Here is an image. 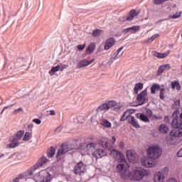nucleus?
Wrapping results in <instances>:
<instances>
[{
	"instance_id": "obj_1",
	"label": "nucleus",
	"mask_w": 182,
	"mask_h": 182,
	"mask_svg": "<svg viewBox=\"0 0 182 182\" xmlns=\"http://www.w3.org/2000/svg\"><path fill=\"white\" fill-rule=\"evenodd\" d=\"M149 176H150V171L146 169L135 170L128 174L129 180L133 181H140V180H143L144 177Z\"/></svg>"
},
{
	"instance_id": "obj_2",
	"label": "nucleus",
	"mask_w": 182,
	"mask_h": 182,
	"mask_svg": "<svg viewBox=\"0 0 182 182\" xmlns=\"http://www.w3.org/2000/svg\"><path fill=\"white\" fill-rule=\"evenodd\" d=\"M163 153V149L159 146H151L146 150V156L152 158L154 160L159 159Z\"/></svg>"
},
{
	"instance_id": "obj_3",
	"label": "nucleus",
	"mask_w": 182,
	"mask_h": 182,
	"mask_svg": "<svg viewBox=\"0 0 182 182\" xmlns=\"http://www.w3.org/2000/svg\"><path fill=\"white\" fill-rule=\"evenodd\" d=\"M24 131L20 130L16 132L15 136L13 137L12 142L7 145L9 149H15V147H18L19 146L18 140L22 139V136H23Z\"/></svg>"
},
{
	"instance_id": "obj_4",
	"label": "nucleus",
	"mask_w": 182,
	"mask_h": 182,
	"mask_svg": "<svg viewBox=\"0 0 182 182\" xmlns=\"http://www.w3.org/2000/svg\"><path fill=\"white\" fill-rule=\"evenodd\" d=\"M73 149V148L72 147V146H70V144L68 143L63 144L58 151V154L56 156L57 160H60V159L63 157V154L68 153V151H70V150Z\"/></svg>"
},
{
	"instance_id": "obj_5",
	"label": "nucleus",
	"mask_w": 182,
	"mask_h": 182,
	"mask_svg": "<svg viewBox=\"0 0 182 182\" xmlns=\"http://www.w3.org/2000/svg\"><path fill=\"white\" fill-rule=\"evenodd\" d=\"M37 180L40 182H50L52 175L46 170H42L37 174Z\"/></svg>"
},
{
	"instance_id": "obj_6",
	"label": "nucleus",
	"mask_w": 182,
	"mask_h": 182,
	"mask_svg": "<svg viewBox=\"0 0 182 182\" xmlns=\"http://www.w3.org/2000/svg\"><path fill=\"white\" fill-rule=\"evenodd\" d=\"M110 156L114 159V161H118V163H126L124 155L116 149L111 151Z\"/></svg>"
},
{
	"instance_id": "obj_7",
	"label": "nucleus",
	"mask_w": 182,
	"mask_h": 182,
	"mask_svg": "<svg viewBox=\"0 0 182 182\" xmlns=\"http://www.w3.org/2000/svg\"><path fill=\"white\" fill-rule=\"evenodd\" d=\"M73 171L75 176H82L86 171V165L83 162L80 161L75 164Z\"/></svg>"
},
{
	"instance_id": "obj_8",
	"label": "nucleus",
	"mask_w": 182,
	"mask_h": 182,
	"mask_svg": "<svg viewBox=\"0 0 182 182\" xmlns=\"http://www.w3.org/2000/svg\"><path fill=\"white\" fill-rule=\"evenodd\" d=\"M155 159L149 156H146L141 158V164L144 167L151 168L156 166Z\"/></svg>"
},
{
	"instance_id": "obj_9",
	"label": "nucleus",
	"mask_w": 182,
	"mask_h": 182,
	"mask_svg": "<svg viewBox=\"0 0 182 182\" xmlns=\"http://www.w3.org/2000/svg\"><path fill=\"white\" fill-rule=\"evenodd\" d=\"M139 14L136 13V10H132L129 12L128 15L120 17L119 18V22H127L130 21H133L134 19V16H137Z\"/></svg>"
},
{
	"instance_id": "obj_10",
	"label": "nucleus",
	"mask_w": 182,
	"mask_h": 182,
	"mask_svg": "<svg viewBox=\"0 0 182 182\" xmlns=\"http://www.w3.org/2000/svg\"><path fill=\"white\" fill-rule=\"evenodd\" d=\"M136 100L139 102V105H144L149 102L147 99V90H143L136 97Z\"/></svg>"
},
{
	"instance_id": "obj_11",
	"label": "nucleus",
	"mask_w": 182,
	"mask_h": 182,
	"mask_svg": "<svg viewBox=\"0 0 182 182\" xmlns=\"http://www.w3.org/2000/svg\"><path fill=\"white\" fill-rule=\"evenodd\" d=\"M96 150V144L95 143H90L87 144L86 149L84 150L81 149V154L85 156V154H89V153H93Z\"/></svg>"
},
{
	"instance_id": "obj_12",
	"label": "nucleus",
	"mask_w": 182,
	"mask_h": 182,
	"mask_svg": "<svg viewBox=\"0 0 182 182\" xmlns=\"http://www.w3.org/2000/svg\"><path fill=\"white\" fill-rule=\"evenodd\" d=\"M116 43V40H114V38L111 37L105 41L104 50H109L110 48L114 46Z\"/></svg>"
},
{
	"instance_id": "obj_13",
	"label": "nucleus",
	"mask_w": 182,
	"mask_h": 182,
	"mask_svg": "<svg viewBox=\"0 0 182 182\" xmlns=\"http://www.w3.org/2000/svg\"><path fill=\"white\" fill-rule=\"evenodd\" d=\"M95 62V58H92L90 60H87L86 59H84L82 60H80L77 65V69H82V68H86V66H89V65H91V63H93Z\"/></svg>"
},
{
	"instance_id": "obj_14",
	"label": "nucleus",
	"mask_w": 182,
	"mask_h": 182,
	"mask_svg": "<svg viewBox=\"0 0 182 182\" xmlns=\"http://www.w3.org/2000/svg\"><path fill=\"white\" fill-rule=\"evenodd\" d=\"M93 157L95 159H102V157H105V156H107L106 151H105L102 149H97L93 153H92Z\"/></svg>"
},
{
	"instance_id": "obj_15",
	"label": "nucleus",
	"mask_w": 182,
	"mask_h": 182,
	"mask_svg": "<svg viewBox=\"0 0 182 182\" xmlns=\"http://www.w3.org/2000/svg\"><path fill=\"white\" fill-rule=\"evenodd\" d=\"M127 159L130 161V163H136V152L133 150L127 151Z\"/></svg>"
},
{
	"instance_id": "obj_16",
	"label": "nucleus",
	"mask_w": 182,
	"mask_h": 182,
	"mask_svg": "<svg viewBox=\"0 0 182 182\" xmlns=\"http://www.w3.org/2000/svg\"><path fill=\"white\" fill-rule=\"evenodd\" d=\"M182 125V120L180 118H175L173 119L171 126L173 127V129H177L178 127H181Z\"/></svg>"
},
{
	"instance_id": "obj_17",
	"label": "nucleus",
	"mask_w": 182,
	"mask_h": 182,
	"mask_svg": "<svg viewBox=\"0 0 182 182\" xmlns=\"http://www.w3.org/2000/svg\"><path fill=\"white\" fill-rule=\"evenodd\" d=\"M117 171L121 173V178H126V171H124V164H119L117 166Z\"/></svg>"
},
{
	"instance_id": "obj_18",
	"label": "nucleus",
	"mask_w": 182,
	"mask_h": 182,
	"mask_svg": "<svg viewBox=\"0 0 182 182\" xmlns=\"http://www.w3.org/2000/svg\"><path fill=\"white\" fill-rule=\"evenodd\" d=\"M171 137H182V128L173 129L170 132Z\"/></svg>"
},
{
	"instance_id": "obj_19",
	"label": "nucleus",
	"mask_w": 182,
	"mask_h": 182,
	"mask_svg": "<svg viewBox=\"0 0 182 182\" xmlns=\"http://www.w3.org/2000/svg\"><path fill=\"white\" fill-rule=\"evenodd\" d=\"M48 161H49V160L48 159H46V157L45 156H42L36 163V167L37 168H39L41 167H43V166H45V164H46V163H48Z\"/></svg>"
},
{
	"instance_id": "obj_20",
	"label": "nucleus",
	"mask_w": 182,
	"mask_h": 182,
	"mask_svg": "<svg viewBox=\"0 0 182 182\" xmlns=\"http://www.w3.org/2000/svg\"><path fill=\"white\" fill-rule=\"evenodd\" d=\"M102 147L104 149H107V150H109V151H113V147H114V143L112 142V141H107L105 143H102Z\"/></svg>"
},
{
	"instance_id": "obj_21",
	"label": "nucleus",
	"mask_w": 182,
	"mask_h": 182,
	"mask_svg": "<svg viewBox=\"0 0 182 182\" xmlns=\"http://www.w3.org/2000/svg\"><path fill=\"white\" fill-rule=\"evenodd\" d=\"M170 55V51H166L165 53H159L157 51H154L153 53V56L156 58H159V59H164L166 56H168Z\"/></svg>"
},
{
	"instance_id": "obj_22",
	"label": "nucleus",
	"mask_w": 182,
	"mask_h": 182,
	"mask_svg": "<svg viewBox=\"0 0 182 182\" xmlns=\"http://www.w3.org/2000/svg\"><path fill=\"white\" fill-rule=\"evenodd\" d=\"M107 104V106L108 107V110L109 109H112V107H117V109H120V107H122V104L116 102V101H113V100H110L108 101Z\"/></svg>"
},
{
	"instance_id": "obj_23",
	"label": "nucleus",
	"mask_w": 182,
	"mask_h": 182,
	"mask_svg": "<svg viewBox=\"0 0 182 182\" xmlns=\"http://www.w3.org/2000/svg\"><path fill=\"white\" fill-rule=\"evenodd\" d=\"M164 174L161 172H158L155 176H154V181L155 182H164Z\"/></svg>"
},
{
	"instance_id": "obj_24",
	"label": "nucleus",
	"mask_w": 182,
	"mask_h": 182,
	"mask_svg": "<svg viewBox=\"0 0 182 182\" xmlns=\"http://www.w3.org/2000/svg\"><path fill=\"white\" fill-rule=\"evenodd\" d=\"M171 68V67L170 66V64H165V65H161L157 70V75H161V73H163L164 70H166V69L168 70Z\"/></svg>"
},
{
	"instance_id": "obj_25",
	"label": "nucleus",
	"mask_w": 182,
	"mask_h": 182,
	"mask_svg": "<svg viewBox=\"0 0 182 182\" xmlns=\"http://www.w3.org/2000/svg\"><path fill=\"white\" fill-rule=\"evenodd\" d=\"M129 119L130 124H132L133 127H135V129H139V127H140L139 122H137L134 117H130Z\"/></svg>"
},
{
	"instance_id": "obj_26",
	"label": "nucleus",
	"mask_w": 182,
	"mask_h": 182,
	"mask_svg": "<svg viewBox=\"0 0 182 182\" xmlns=\"http://www.w3.org/2000/svg\"><path fill=\"white\" fill-rule=\"evenodd\" d=\"M103 110H109V108L107 107V103H103L101 104L96 109V112L97 113H100V112H103Z\"/></svg>"
},
{
	"instance_id": "obj_27",
	"label": "nucleus",
	"mask_w": 182,
	"mask_h": 182,
	"mask_svg": "<svg viewBox=\"0 0 182 182\" xmlns=\"http://www.w3.org/2000/svg\"><path fill=\"white\" fill-rule=\"evenodd\" d=\"M139 90H143V83L141 82H139L135 85L134 88V92L135 95L139 94Z\"/></svg>"
},
{
	"instance_id": "obj_28",
	"label": "nucleus",
	"mask_w": 182,
	"mask_h": 182,
	"mask_svg": "<svg viewBox=\"0 0 182 182\" xmlns=\"http://www.w3.org/2000/svg\"><path fill=\"white\" fill-rule=\"evenodd\" d=\"M159 131L163 134H166L168 132V127L166 124H161L159 127Z\"/></svg>"
},
{
	"instance_id": "obj_29",
	"label": "nucleus",
	"mask_w": 182,
	"mask_h": 182,
	"mask_svg": "<svg viewBox=\"0 0 182 182\" xmlns=\"http://www.w3.org/2000/svg\"><path fill=\"white\" fill-rule=\"evenodd\" d=\"M171 87L172 89H176V90L180 91L181 90V85H180V83L178 81L175 80L174 82H171Z\"/></svg>"
},
{
	"instance_id": "obj_30",
	"label": "nucleus",
	"mask_w": 182,
	"mask_h": 182,
	"mask_svg": "<svg viewBox=\"0 0 182 182\" xmlns=\"http://www.w3.org/2000/svg\"><path fill=\"white\" fill-rule=\"evenodd\" d=\"M60 69V65H58L55 67H52L51 70L49 71V75L50 76H53L56 72H59Z\"/></svg>"
},
{
	"instance_id": "obj_31",
	"label": "nucleus",
	"mask_w": 182,
	"mask_h": 182,
	"mask_svg": "<svg viewBox=\"0 0 182 182\" xmlns=\"http://www.w3.org/2000/svg\"><path fill=\"white\" fill-rule=\"evenodd\" d=\"M139 119L141 122H144V123H149L150 122L149 117L144 114H140Z\"/></svg>"
},
{
	"instance_id": "obj_32",
	"label": "nucleus",
	"mask_w": 182,
	"mask_h": 182,
	"mask_svg": "<svg viewBox=\"0 0 182 182\" xmlns=\"http://www.w3.org/2000/svg\"><path fill=\"white\" fill-rule=\"evenodd\" d=\"M95 48H96V46H95L94 43L90 44L87 48L86 53L90 54L93 53V52H95Z\"/></svg>"
},
{
	"instance_id": "obj_33",
	"label": "nucleus",
	"mask_w": 182,
	"mask_h": 182,
	"mask_svg": "<svg viewBox=\"0 0 182 182\" xmlns=\"http://www.w3.org/2000/svg\"><path fill=\"white\" fill-rule=\"evenodd\" d=\"M101 124L107 129L112 127V123H110V122H109L107 119H102L101 121Z\"/></svg>"
},
{
	"instance_id": "obj_34",
	"label": "nucleus",
	"mask_w": 182,
	"mask_h": 182,
	"mask_svg": "<svg viewBox=\"0 0 182 182\" xmlns=\"http://www.w3.org/2000/svg\"><path fill=\"white\" fill-rule=\"evenodd\" d=\"M156 90H160V85L159 84H154L151 87V93L154 95Z\"/></svg>"
},
{
	"instance_id": "obj_35",
	"label": "nucleus",
	"mask_w": 182,
	"mask_h": 182,
	"mask_svg": "<svg viewBox=\"0 0 182 182\" xmlns=\"http://www.w3.org/2000/svg\"><path fill=\"white\" fill-rule=\"evenodd\" d=\"M36 170H38V168H36V166L28 168L26 171L27 176H33V173H35Z\"/></svg>"
},
{
	"instance_id": "obj_36",
	"label": "nucleus",
	"mask_w": 182,
	"mask_h": 182,
	"mask_svg": "<svg viewBox=\"0 0 182 182\" xmlns=\"http://www.w3.org/2000/svg\"><path fill=\"white\" fill-rule=\"evenodd\" d=\"M102 32L103 31L100 29H95L93 31L92 36L94 38H97V36H100L102 35Z\"/></svg>"
},
{
	"instance_id": "obj_37",
	"label": "nucleus",
	"mask_w": 182,
	"mask_h": 182,
	"mask_svg": "<svg viewBox=\"0 0 182 182\" xmlns=\"http://www.w3.org/2000/svg\"><path fill=\"white\" fill-rule=\"evenodd\" d=\"M55 151H56V150L53 147H51L50 149H48V157H53V156H55Z\"/></svg>"
},
{
	"instance_id": "obj_38",
	"label": "nucleus",
	"mask_w": 182,
	"mask_h": 182,
	"mask_svg": "<svg viewBox=\"0 0 182 182\" xmlns=\"http://www.w3.org/2000/svg\"><path fill=\"white\" fill-rule=\"evenodd\" d=\"M139 29H140V26H134L132 27H129V32H131L132 33H134L137 32V31H139Z\"/></svg>"
},
{
	"instance_id": "obj_39",
	"label": "nucleus",
	"mask_w": 182,
	"mask_h": 182,
	"mask_svg": "<svg viewBox=\"0 0 182 182\" xmlns=\"http://www.w3.org/2000/svg\"><path fill=\"white\" fill-rule=\"evenodd\" d=\"M31 138H32V134H31V133L29 132H26L23 140L28 141V140H31Z\"/></svg>"
},
{
	"instance_id": "obj_40",
	"label": "nucleus",
	"mask_w": 182,
	"mask_h": 182,
	"mask_svg": "<svg viewBox=\"0 0 182 182\" xmlns=\"http://www.w3.org/2000/svg\"><path fill=\"white\" fill-rule=\"evenodd\" d=\"M159 90H160L159 97L161 100H164V92H166V89L161 88Z\"/></svg>"
},
{
	"instance_id": "obj_41",
	"label": "nucleus",
	"mask_w": 182,
	"mask_h": 182,
	"mask_svg": "<svg viewBox=\"0 0 182 182\" xmlns=\"http://www.w3.org/2000/svg\"><path fill=\"white\" fill-rule=\"evenodd\" d=\"M166 1L168 0H154V4L155 5H161V4H164V2H166Z\"/></svg>"
},
{
	"instance_id": "obj_42",
	"label": "nucleus",
	"mask_w": 182,
	"mask_h": 182,
	"mask_svg": "<svg viewBox=\"0 0 182 182\" xmlns=\"http://www.w3.org/2000/svg\"><path fill=\"white\" fill-rule=\"evenodd\" d=\"M146 114L148 117H153V111L150 109H146Z\"/></svg>"
},
{
	"instance_id": "obj_43",
	"label": "nucleus",
	"mask_w": 182,
	"mask_h": 182,
	"mask_svg": "<svg viewBox=\"0 0 182 182\" xmlns=\"http://www.w3.org/2000/svg\"><path fill=\"white\" fill-rule=\"evenodd\" d=\"M181 14L182 12L181 11H179V12H176L175 14H173L171 18L173 19H177L178 18H180V16H181Z\"/></svg>"
},
{
	"instance_id": "obj_44",
	"label": "nucleus",
	"mask_w": 182,
	"mask_h": 182,
	"mask_svg": "<svg viewBox=\"0 0 182 182\" xmlns=\"http://www.w3.org/2000/svg\"><path fill=\"white\" fill-rule=\"evenodd\" d=\"M127 112H124L122 117L120 119V122H124L127 119H129V115H127Z\"/></svg>"
},
{
	"instance_id": "obj_45",
	"label": "nucleus",
	"mask_w": 182,
	"mask_h": 182,
	"mask_svg": "<svg viewBox=\"0 0 182 182\" xmlns=\"http://www.w3.org/2000/svg\"><path fill=\"white\" fill-rule=\"evenodd\" d=\"M180 107V100H176L174 102V104L173 105V109H178Z\"/></svg>"
},
{
	"instance_id": "obj_46",
	"label": "nucleus",
	"mask_w": 182,
	"mask_h": 182,
	"mask_svg": "<svg viewBox=\"0 0 182 182\" xmlns=\"http://www.w3.org/2000/svg\"><path fill=\"white\" fill-rule=\"evenodd\" d=\"M159 36H160V35L154 34V36H152L151 38L148 39V42H153V41H154L156 38H159Z\"/></svg>"
},
{
	"instance_id": "obj_47",
	"label": "nucleus",
	"mask_w": 182,
	"mask_h": 182,
	"mask_svg": "<svg viewBox=\"0 0 182 182\" xmlns=\"http://www.w3.org/2000/svg\"><path fill=\"white\" fill-rule=\"evenodd\" d=\"M111 58L113 59V60H116V59L119 58V53H114Z\"/></svg>"
},
{
	"instance_id": "obj_48",
	"label": "nucleus",
	"mask_w": 182,
	"mask_h": 182,
	"mask_svg": "<svg viewBox=\"0 0 182 182\" xmlns=\"http://www.w3.org/2000/svg\"><path fill=\"white\" fill-rule=\"evenodd\" d=\"M19 112H23V109L22 108H18L17 109H15L13 112V114H16L19 113Z\"/></svg>"
},
{
	"instance_id": "obj_49",
	"label": "nucleus",
	"mask_w": 182,
	"mask_h": 182,
	"mask_svg": "<svg viewBox=\"0 0 182 182\" xmlns=\"http://www.w3.org/2000/svg\"><path fill=\"white\" fill-rule=\"evenodd\" d=\"M33 122L36 123V124H41V123H42V121H41V119H33Z\"/></svg>"
},
{
	"instance_id": "obj_50",
	"label": "nucleus",
	"mask_w": 182,
	"mask_h": 182,
	"mask_svg": "<svg viewBox=\"0 0 182 182\" xmlns=\"http://www.w3.org/2000/svg\"><path fill=\"white\" fill-rule=\"evenodd\" d=\"M85 46H86L85 45H78L77 46V48L78 50H83V49H85Z\"/></svg>"
},
{
	"instance_id": "obj_51",
	"label": "nucleus",
	"mask_w": 182,
	"mask_h": 182,
	"mask_svg": "<svg viewBox=\"0 0 182 182\" xmlns=\"http://www.w3.org/2000/svg\"><path fill=\"white\" fill-rule=\"evenodd\" d=\"M69 65H63L61 67H60V72H63L66 68H68Z\"/></svg>"
},
{
	"instance_id": "obj_52",
	"label": "nucleus",
	"mask_w": 182,
	"mask_h": 182,
	"mask_svg": "<svg viewBox=\"0 0 182 182\" xmlns=\"http://www.w3.org/2000/svg\"><path fill=\"white\" fill-rule=\"evenodd\" d=\"M129 32H130L129 28L122 30V33H124L125 35L126 33H129Z\"/></svg>"
},
{
	"instance_id": "obj_53",
	"label": "nucleus",
	"mask_w": 182,
	"mask_h": 182,
	"mask_svg": "<svg viewBox=\"0 0 182 182\" xmlns=\"http://www.w3.org/2000/svg\"><path fill=\"white\" fill-rule=\"evenodd\" d=\"M153 116V119H154L155 120H161V119H163L162 117H157L156 115H152Z\"/></svg>"
},
{
	"instance_id": "obj_54",
	"label": "nucleus",
	"mask_w": 182,
	"mask_h": 182,
	"mask_svg": "<svg viewBox=\"0 0 182 182\" xmlns=\"http://www.w3.org/2000/svg\"><path fill=\"white\" fill-rule=\"evenodd\" d=\"M178 157H182V148L177 153Z\"/></svg>"
},
{
	"instance_id": "obj_55",
	"label": "nucleus",
	"mask_w": 182,
	"mask_h": 182,
	"mask_svg": "<svg viewBox=\"0 0 182 182\" xmlns=\"http://www.w3.org/2000/svg\"><path fill=\"white\" fill-rule=\"evenodd\" d=\"M50 116H56V112H55V110L52 109L50 110Z\"/></svg>"
},
{
	"instance_id": "obj_56",
	"label": "nucleus",
	"mask_w": 182,
	"mask_h": 182,
	"mask_svg": "<svg viewBox=\"0 0 182 182\" xmlns=\"http://www.w3.org/2000/svg\"><path fill=\"white\" fill-rule=\"evenodd\" d=\"M62 129H63L62 126H60V127H57V128L55 129V132H57L58 133H59V132H61Z\"/></svg>"
},
{
	"instance_id": "obj_57",
	"label": "nucleus",
	"mask_w": 182,
	"mask_h": 182,
	"mask_svg": "<svg viewBox=\"0 0 182 182\" xmlns=\"http://www.w3.org/2000/svg\"><path fill=\"white\" fill-rule=\"evenodd\" d=\"M167 182H177V180H176L174 178H171L168 179Z\"/></svg>"
},
{
	"instance_id": "obj_58",
	"label": "nucleus",
	"mask_w": 182,
	"mask_h": 182,
	"mask_svg": "<svg viewBox=\"0 0 182 182\" xmlns=\"http://www.w3.org/2000/svg\"><path fill=\"white\" fill-rule=\"evenodd\" d=\"M119 147L120 149H124V143H123V141L119 143Z\"/></svg>"
},
{
	"instance_id": "obj_59",
	"label": "nucleus",
	"mask_w": 182,
	"mask_h": 182,
	"mask_svg": "<svg viewBox=\"0 0 182 182\" xmlns=\"http://www.w3.org/2000/svg\"><path fill=\"white\" fill-rule=\"evenodd\" d=\"M110 141H112V143H114H114H116V136H113Z\"/></svg>"
},
{
	"instance_id": "obj_60",
	"label": "nucleus",
	"mask_w": 182,
	"mask_h": 182,
	"mask_svg": "<svg viewBox=\"0 0 182 182\" xmlns=\"http://www.w3.org/2000/svg\"><path fill=\"white\" fill-rule=\"evenodd\" d=\"M33 128V124H30L28 125V129L29 130H32Z\"/></svg>"
},
{
	"instance_id": "obj_61",
	"label": "nucleus",
	"mask_w": 182,
	"mask_h": 182,
	"mask_svg": "<svg viewBox=\"0 0 182 182\" xmlns=\"http://www.w3.org/2000/svg\"><path fill=\"white\" fill-rule=\"evenodd\" d=\"M122 50H123V47L119 48L117 50L116 53H118V55H119V53H120V52H122Z\"/></svg>"
},
{
	"instance_id": "obj_62",
	"label": "nucleus",
	"mask_w": 182,
	"mask_h": 182,
	"mask_svg": "<svg viewBox=\"0 0 182 182\" xmlns=\"http://www.w3.org/2000/svg\"><path fill=\"white\" fill-rule=\"evenodd\" d=\"M9 107H12V105H9V106H7V107H4V109H9Z\"/></svg>"
},
{
	"instance_id": "obj_63",
	"label": "nucleus",
	"mask_w": 182,
	"mask_h": 182,
	"mask_svg": "<svg viewBox=\"0 0 182 182\" xmlns=\"http://www.w3.org/2000/svg\"><path fill=\"white\" fill-rule=\"evenodd\" d=\"M1 157H4V154H2L1 155H0V159H1Z\"/></svg>"
},
{
	"instance_id": "obj_64",
	"label": "nucleus",
	"mask_w": 182,
	"mask_h": 182,
	"mask_svg": "<svg viewBox=\"0 0 182 182\" xmlns=\"http://www.w3.org/2000/svg\"><path fill=\"white\" fill-rule=\"evenodd\" d=\"M90 140H93V137H91V138H90Z\"/></svg>"
}]
</instances>
